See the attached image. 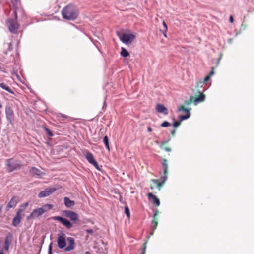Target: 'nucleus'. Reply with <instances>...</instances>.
<instances>
[{"label": "nucleus", "instance_id": "nucleus-1", "mask_svg": "<svg viewBox=\"0 0 254 254\" xmlns=\"http://www.w3.org/2000/svg\"><path fill=\"white\" fill-rule=\"evenodd\" d=\"M162 167L163 168V176H162L159 180L158 179H152L151 182L153 183L150 185L151 189L154 191V193H156L154 191L155 189H157L158 191H159L161 188L164 185L165 182L167 179L168 175V164L167 160L166 159H163L162 163Z\"/></svg>", "mask_w": 254, "mask_h": 254}, {"label": "nucleus", "instance_id": "nucleus-2", "mask_svg": "<svg viewBox=\"0 0 254 254\" xmlns=\"http://www.w3.org/2000/svg\"><path fill=\"white\" fill-rule=\"evenodd\" d=\"M62 15L63 18L65 19L74 20L78 16L79 10L76 6L69 4L62 9Z\"/></svg>", "mask_w": 254, "mask_h": 254}, {"label": "nucleus", "instance_id": "nucleus-3", "mask_svg": "<svg viewBox=\"0 0 254 254\" xmlns=\"http://www.w3.org/2000/svg\"><path fill=\"white\" fill-rule=\"evenodd\" d=\"M6 170L8 172L20 169L22 165L21 162L14 158L8 159L6 161Z\"/></svg>", "mask_w": 254, "mask_h": 254}, {"label": "nucleus", "instance_id": "nucleus-4", "mask_svg": "<svg viewBox=\"0 0 254 254\" xmlns=\"http://www.w3.org/2000/svg\"><path fill=\"white\" fill-rule=\"evenodd\" d=\"M53 205L50 204H46L42 207L34 209L31 214L27 217V219L36 218L42 215L45 212L51 210Z\"/></svg>", "mask_w": 254, "mask_h": 254}, {"label": "nucleus", "instance_id": "nucleus-5", "mask_svg": "<svg viewBox=\"0 0 254 254\" xmlns=\"http://www.w3.org/2000/svg\"><path fill=\"white\" fill-rule=\"evenodd\" d=\"M13 14L15 15V19H8L6 24L9 30L11 32L14 33L19 28V24L16 21L17 13L16 11H13Z\"/></svg>", "mask_w": 254, "mask_h": 254}, {"label": "nucleus", "instance_id": "nucleus-6", "mask_svg": "<svg viewBox=\"0 0 254 254\" xmlns=\"http://www.w3.org/2000/svg\"><path fill=\"white\" fill-rule=\"evenodd\" d=\"M83 154L89 163L93 165L97 170H100L98 163L95 159L92 153L89 152L88 150H86L83 152Z\"/></svg>", "mask_w": 254, "mask_h": 254}, {"label": "nucleus", "instance_id": "nucleus-7", "mask_svg": "<svg viewBox=\"0 0 254 254\" xmlns=\"http://www.w3.org/2000/svg\"><path fill=\"white\" fill-rule=\"evenodd\" d=\"M121 41L123 43L128 44L131 43L135 38V36L133 34H125L124 33H118Z\"/></svg>", "mask_w": 254, "mask_h": 254}, {"label": "nucleus", "instance_id": "nucleus-8", "mask_svg": "<svg viewBox=\"0 0 254 254\" xmlns=\"http://www.w3.org/2000/svg\"><path fill=\"white\" fill-rule=\"evenodd\" d=\"M66 236L64 233H62L58 235L57 239L58 246L60 249L64 248L66 245Z\"/></svg>", "mask_w": 254, "mask_h": 254}, {"label": "nucleus", "instance_id": "nucleus-9", "mask_svg": "<svg viewBox=\"0 0 254 254\" xmlns=\"http://www.w3.org/2000/svg\"><path fill=\"white\" fill-rule=\"evenodd\" d=\"M52 219L54 220L59 221L68 229H70L72 227V224L69 220L62 217L54 216L52 217Z\"/></svg>", "mask_w": 254, "mask_h": 254}, {"label": "nucleus", "instance_id": "nucleus-10", "mask_svg": "<svg viewBox=\"0 0 254 254\" xmlns=\"http://www.w3.org/2000/svg\"><path fill=\"white\" fill-rule=\"evenodd\" d=\"M57 190V189L54 187H49L46 188L43 191L40 192L38 194L39 198L45 197L50 195Z\"/></svg>", "mask_w": 254, "mask_h": 254}, {"label": "nucleus", "instance_id": "nucleus-11", "mask_svg": "<svg viewBox=\"0 0 254 254\" xmlns=\"http://www.w3.org/2000/svg\"><path fill=\"white\" fill-rule=\"evenodd\" d=\"M64 215L69 218L71 221L76 222L78 220V214L74 211L65 210L64 211Z\"/></svg>", "mask_w": 254, "mask_h": 254}, {"label": "nucleus", "instance_id": "nucleus-12", "mask_svg": "<svg viewBox=\"0 0 254 254\" xmlns=\"http://www.w3.org/2000/svg\"><path fill=\"white\" fill-rule=\"evenodd\" d=\"M30 172L32 176H37L40 178H42V177L45 175V172H42L40 169L35 167H33L31 168Z\"/></svg>", "mask_w": 254, "mask_h": 254}, {"label": "nucleus", "instance_id": "nucleus-13", "mask_svg": "<svg viewBox=\"0 0 254 254\" xmlns=\"http://www.w3.org/2000/svg\"><path fill=\"white\" fill-rule=\"evenodd\" d=\"M22 211L23 210L22 209H20L17 211L16 216L12 221V225L13 226L16 227L20 223L21 220V214Z\"/></svg>", "mask_w": 254, "mask_h": 254}, {"label": "nucleus", "instance_id": "nucleus-14", "mask_svg": "<svg viewBox=\"0 0 254 254\" xmlns=\"http://www.w3.org/2000/svg\"><path fill=\"white\" fill-rule=\"evenodd\" d=\"M159 215V211L156 210L153 216V219L152 223L153 225L152 228V232L150 233V235H153L154 231L156 229L158 226V216Z\"/></svg>", "mask_w": 254, "mask_h": 254}, {"label": "nucleus", "instance_id": "nucleus-15", "mask_svg": "<svg viewBox=\"0 0 254 254\" xmlns=\"http://www.w3.org/2000/svg\"><path fill=\"white\" fill-rule=\"evenodd\" d=\"M178 110L179 111H182L187 113V114L185 115L180 116L179 118L180 120L183 121L184 120H186L190 117V109L185 108V107L184 105H181L178 109Z\"/></svg>", "mask_w": 254, "mask_h": 254}, {"label": "nucleus", "instance_id": "nucleus-16", "mask_svg": "<svg viewBox=\"0 0 254 254\" xmlns=\"http://www.w3.org/2000/svg\"><path fill=\"white\" fill-rule=\"evenodd\" d=\"M198 95L193 96L194 103L196 105L198 103L202 102L205 99V95L202 93L200 91H198Z\"/></svg>", "mask_w": 254, "mask_h": 254}, {"label": "nucleus", "instance_id": "nucleus-17", "mask_svg": "<svg viewBox=\"0 0 254 254\" xmlns=\"http://www.w3.org/2000/svg\"><path fill=\"white\" fill-rule=\"evenodd\" d=\"M6 118L10 123H12L14 119L13 111L11 107L6 108Z\"/></svg>", "mask_w": 254, "mask_h": 254}, {"label": "nucleus", "instance_id": "nucleus-18", "mask_svg": "<svg viewBox=\"0 0 254 254\" xmlns=\"http://www.w3.org/2000/svg\"><path fill=\"white\" fill-rule=\"evenodd\" d=\"M12 235L11 233H9L6 236L4 241V249L6 251H8L10 245L12 242Z\"/></svg>", "mask_w": 254, "mask_h": 254}, {"label": "nucleus", "instance_id": "nucleus-19", "mask_svg": "<svg viewBox=\"0 0 254 254\" xmlns=\"http://www.w3.org/2000/svg\"><path fill=\"white\" fill-rule=\"evenodd\" d=\"M18 198L17 196H13L11 199L10 202L8 203L6 209L9 210L10 208L16 206L18 203Z\"/></svg>", "mask_w": 254, "mask_h": 254}, {"label": "nucleus", "instance_id": "nucleus-20", "mask_svg": "<svg viewBox=\"0 0 254 254\" xmlns=\"http://www.w3.org/2000/svg\"><path fill=\"white\" fill-rule=\"evenodd\" d=\"M67 241L69 242V245L65 248L66 251H70L74 249L75 241L72 237H68Z\"/></svg>", "mask_w": 254, "mask_h": 254}, {"label": "nucleus", "instance_id": "nucleus-21", "mask_svg": "<svg viewBox=\"0 0 254 254\" xmlns=\"http://www.w3.org/2000/svg\"><path fill=\"white\" fill-rule=\"evenodd\" d=\"M156 109L158 112L163 113L165 115L168 114L167 108L162 104H158L156 105Z\"/></svg>", "mask_w": 254, "mask_h": 254}, {"label": "nucleus", "instance_id": "nucleus-22", "mask_svg": "<svg viewBox=\"0 0 254 254\" xmlns=\"http://www.w3.org/2000/svg\"><path fill=\"white\" fill-rule=\"evenodd\" d=\"M147 196L149 199H152L153 203L155 206L157 207L159 206L160 200L155 195H153L152 193H148Z\"/></svg>", "mask_w": 254, "mask_h": 254}, {"label": "nucleus", "instance_id": "nucleus-23", "mask_svg": "<svg viewBox=\"0 0 254 254\" xmlns=\"http://www.w3.org/2000/svg\"><path fill=\"white\" fill-rule=\"evenodd\" d=\"M64 203L65 205L70 208L73 206L75 205V202L73 200H71L68 197H65L64 198Z\"/></svg>", "mask_w": 254, "mask_h": 254}, {"label": "nucleus", "instance_id": "nucleus-24", "mask_svg": "<svg viewBox=\"0 0 254 254\" xmlns=\"http://www.w3.org/2000/svg\"><path fill=\"white\" fill-rule=\"evenodd\" d=\"M0 87L11 94H14V92L10 88V87L6 84H5L4 83H0Z\"/></svg>", "mask_w": 254, "mask_h": 254}, {"label": "nucleus", "instance_id": "nucleus-25", "mask_svg": "<svg viewBox=\"0 0 254 254\" xmlns=\"http://www.w3.org/2000/svg\"><path fill=\"white\" fill-rule=\"evenodd\" d=\"M214 67H212V70L210 72L209 74L208 75H207L203 79V81L204 82V83H206L207 82V81H208L211 76H212L214 74Z\"/></svg>", "mask_w": 254, "mask_h": 254}, {"label": "nucleus", "instance_id": "nucleus-26", "mask_svg": "<svg viewBox=\"0 0 254 254\" xmlns=\"http://www.w3.org/2000/svg\"><path fill=\"white\" fill-rule=\"evenodd\" d=\"M166 144V142H162L160 144V147L162 149H163L166 152H170L171 151V148L169 146H165Z\"/></svg>", "mask_w": 254, "mask_h": 254}, {"label": "nucleus", "instance_id": "nucleus-27", "mask_svg": "<svg viewBox=\"0 0 254 254\" xmlns=\"http://www.w3.org/2000/svg\"><path fill=\"white\" fill-rule=\"evenodd\" d=\"M121 55L124 57H127L129 56L128 52L124 47L121 48Z\"/></svg>", "mask_w": 254, "mask_h": 254}, {"label": "nucleus", "instance_id": "nucleus-28", "mask_svg": "<svg viewBox=\"0 0 254 254\" xmlns=\"http://www.w3.org/2000/svg\"><path fill=\"white\" fill-rule=\"evenodd\" d=\"M103 142L104 143V144L106 146V147L109 151L110 150V146H109V138L107 135L104 136V137L103 138Z\"/></svg>", "mask_w": 254, "mask_h": 254}, {"label": "nucleus", "instance_id": "nucleus-29", "mask_svg": "<svg viewBox=\"0 0 254 254\" xmlns=\"http://www.w3.org/2000/svg\"><path fill=\"white\" fill-rule=\"evenodd\" d=\"M193 96H191L190 97V98L189 99V100H186L185 101V104L187 105H190L192 103H193V102L194 103V100H193Z\"/></svg>", "mask_w": 254, "mask_h": 254}, {"label": "nucleus", "instance_id": "nucleus-30", "mask_svg": "<svg viewBox=\"0 0 254 254\" xmlns=\"http://www.w3.org/2000/svg\"><path fill=\"white\" fill-rule=\"evenodd\" d=\"M147 242H145L142 248H141V254H144L146 252V247H147Z\"/></svg>", "mask_w": 254, "mask_h": 254}, {"label": "nucleus", "instance_id": "nucleus-31", "mask_svg": "<svg viewBox=\"0 0 254 254\" xmlns=\"http://www.w3.org/2000/svg\"><path fill=\"white\" fill-rule=\"evenodd\" d=\"M125 213L126 214L127 216L128 217V218H130V211L128 207V206H126L125 208Z\"/></svg>", "mask_w": 254, "mask_h": 254}, {"label": "nucleus", "instance_id": "nucleus-32", "mask_svg": "<svg viewBox=\"0 0 254 254\" xmlns=\"http://www.w3.org/2000/svg\"><path fill=\"white\" fill-rule=\"evenodd\" d=\"M204 83H205L203 81H200L197 82L196 88H198L199 87H202Z\"/></svg>", "mask_w": 254, "mask_h": 254}, {"label": "nucleus", "instance_id": "nucleus-33", "mask_svg": "<svg viewBox=\"0 0 254 254\" xmlns=\"http://www.w3.org/2000/svg\"><path fill=\"white\" fill-rule=\"evenodd\" d=\"M170 126V124L167 121H164L161 125V127H168Z\"/></svg>", "mask_w": 254, "mask_h": 254}, {"label": "nucleus", "instance_id": "nucleus-34", "mask_svg": "<svg viewBox=\"0 0 254 254\" xmlns=\"http://www.w3.org/2000/svg\"><path fill=\"white\" fill-rule=\"evenodd\" d=\"M181 120L180 121H174L173 123V127L175 128H177L181 123Z\"/></svg>", "mask_w": 254, "mask_h": 254}, {"label": "nucleus", "instance_id": "nucleus-35", "mask_svg": "<svg viewBox=\"0 0 254 254\" xmlns=\"http://www.w3.org/2000/svg\"><path fill=\"white\" fill-rule=\"evenodd\" d=\"M45 130L47 132V134L49 136H53V133L52 132V131L51 130H50L49 129H48L47 128H45Z\"/></svg>", "mask_w": 254, "mask_h": 254}, {"label": "nucleus", "instance_id": "nucleus-36", "mask_svg": "<svg viewBox=\"0 0 254 254\" xmlns=\"http://www.w3.org/2000/svg\"><path fill=\"white\" fill-rule=\"evenodd\" d=\"M58 117H63V118H66V119L69 118L68 116H66L65 115L61 114V113L59 114Z\"/></svg>", "mask_w": 254, "mask_h": 254}, {"label": "nucleus", "instance_id": "nucleus-37", "mask_svg": "<svg viewBox=\"0 0 254 254\" xmlns=\"http://www.w3.org/2000/svg\"><path fill=\"white\" fill-rule=\"evenodd\" d=\"M29 205V203L28 202H26L23 204H22L20 207L21 208H25L26 207H27Z\"/></svg>", "mask_w": 254, "mask_h": 254}, {"label": "nucleus", "instance_id": "nucleus-38", "mask_svg": "<svg viewBox=\"0 0 254 254\" xmlns=\"http://www.w3.org/2000/svg\"><path fill=\"white\" fill-rule=\"evenodd\" d=\"M163 25L165 29V32H166L167 30V26L166 23L165 22V21L163 22Z\"/></svg>", "mask_w": 254, "mask_h": 254}, {"label": "nucleus", "instance_id": "nucleus-39", "mask_svg": "<svg viewBox=\"0 0 254 254\" xmlns=\"http://www.w3.org/2000/svg\"><path fill=\"white\" fill-rule=\"evenodd\" d=\"M49 253L51 254L52 253V244L51 243L49 246Z\"/></svg>", "mask_w": 254, "mask_h": 254}, {"label": "nucleus", "instance_id": "nucleus-40", "mask_svg": "<svg viewBox=\"0 0 254 254\" xmlns=\"http://www.w3.org/2000/svg\"><path fill=\"white\" fill-rule=\"evenodd\" d=\"M86 232L88 233H89V234H93V230L92 229H88V230H86Z\"/></svg>", "mask_w": 254, "mask_h": 254}, {"label": "nucleus", "instance_id": "nucleus-41", "mask_svg": "<svg viewBox=\"0 0 254 254\" xmlns=\"http://www.w3.org/2000/svg\"><path fill=\"white\" fill-rule=\"evenodd\" d=\"M229 20L231 23H233L234 19L233 16L231 15L229 18Z\"/></svg>", "mask_w": 254, "mask_h": 254}, {"label": "nucleus", "instance_id": "nucleus-42", "mask_svg": "<svg viewBox=\"0 0 254 254\" xmlns=\"http://www.w3.org/2000/svg\"><path fill=\"white\" fill-rule=\"evenodd\" d=\"M0 254H4L3 253V248L0 246Z\"/></svg>", "mask_w": 254, "mask_h": 254}, {"label": "nucleus", "instance_id": "nucleus-43", "mask_svg": "<svg viewBox=\"0 0 254 254\" xmlns=\"http://www.w3.org/2000/svg\"><path fill=\"white\" fill-rule=\"evenodd\" d=\"M176 133V128L174 129L172 131H171V134L174 136L175 134Z\"/></svg>", "mask_w": 254, "mask_h": 254}, {"label": "nucleus", "instance_id": "nucleus-44", "mask_svg": "<svg viewBox=\"0 0 254 254\" xmlns=\"http://www.w3.org/2000/svg\"><path fill=\"white\" fill-rule=\"evenodd\" d=\"M222 54L221 53L220 54V56H219V57L218 58V63L219 62V61L221 60V59L222 58Z\"/></svg>", "mask_w": 254, "mask_h": 254}, {"label": "nucleus", "instance_id": "nucleus-45", "mask_svg": "<svg viewBox=\"0 0 254 254\" xmlns=\"http://www.w3.org/2000/svg\"><path fill=\"white\" fill-rule=\"evenodd\" d=\"M147 130L149 132H151L152 131V128L149 127H147Z\"/></svg>", "mask_w": 254, "mask_h": 254}, {"label": "nucleus", "instance_id": "nucleus-46", "mask_svg": "<svg viewBox=\"0 0 254 254\" xmlns=\"http://www.w3.org/2000/svg\"><path fill=\"white\" fill-rule=\"evenodd\" d=\"M85 254H91V253L88 251H87L85 253Z\"/></svg>", "mask_w": 254, "mask_h": 254}, {"label": "nucleus", "instance_id": "nucleus-47", "mask_svg": "<svg viewBox=\"0 0 254 254\" xmlns=\"http://www.w3.org/2000/svg\"><path fill=\"white\" fill-rule=\"evenodd\" d=\"M164 36H165V37H166V36H167L166 34H164Z\"/></svg>", "mask_w": 254, "mask_h": 254}, {"label": "nucleus", "instance_id": "nucleus-48", "mask_svg": "<svg viewBox=\"0 0 254 254\" xmlns=\"http://www.w3.org/2000/svg\"><path fill=\"white\" fill-rule=\"evenodd\" d=\"M1 114V111H0V115Z\"/></svg>", "mask_w": 254, "mask_h": 254}, {"label": "nucleus", "instance_id": "nucleus-49", "mask_svg": "<svg viewBox=\"0 0 254 254\" xmlns=\"http://www.w3.org/2000/svg\"><path fill=\"white\" fill-rule=\"evenodd\" d=\"M16 1H18L19 0H15Z\"/></svg>", "mask_w": 254, "mask_h": 254}]
</instances>
